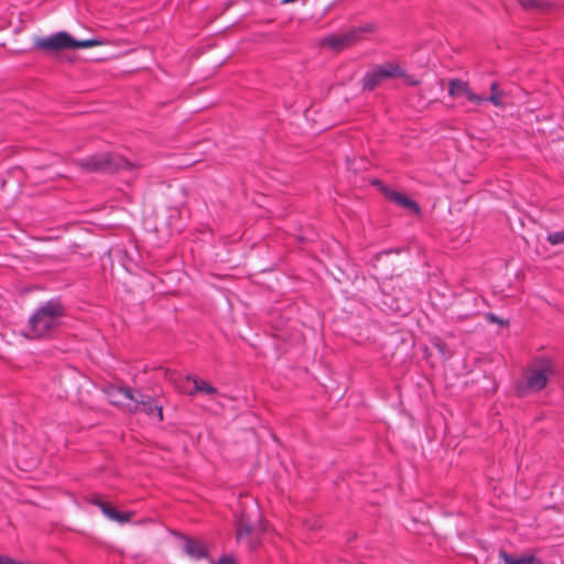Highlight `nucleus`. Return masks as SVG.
<instances>
[{"instance_id": "obj_1", "label": "nucleus", "mask_w": 564, "mask_h": 564, "mask_svg": "<svg viewBox=\"0 0 564 564\" xmlns=\"http://www.w3.org/2000/svg\"><path fill=\"white\" fill-rule=\"evenodd\" d=\"M65 307L57 299L42 303L31 315L29 325L34 337H47L61 325Z\"/></svg>"}, {"instance_id": "obj_2", "label": "nucleus", "mask_w": 564, "mask_h": 564, "mask_svg": "<svg viewBox=\"0 0 564 564\" xmlns=\"http://www.w3.org/2000/svg\"><path fill=\"white\" fill-rule=\"evenodd\" d=\"M561 380V368L553 358L549 356L531 358V394L545 389L549 383Z\"/></svg>"}, {"instance_id": "obj_3", "label": "nucleus", "mask_w": 564, "mask_h": 564, "mask_svg": "<svg viewBox=\"0 0 564 564\" xmlns=\"http://www.w3.org/2000/svg\"><path fill=\"white\" fill-rule=\"evenodd\" d=\"M104 44L99 39L75 40L69 33L59 31L46 37H36L34 47L47 53H56L63 50L88 48Z\"/></svg>"}, {"instance_id": "obj_4", "label": "nucleus", "mask_w": 564, "mask_h": 564, "mask_svg": "<svg viewBox=\"0 0 564 564\" xmlns=\"http://www.w3.org/2000/svg\"><path fill=\"white\" fill-rule=\"evenodd\" d=\"M82 170L98 173H115L119 170H131L134 165L122 155L111 152L96 153L88 158L76 160Z\"/></svg>"}, {"instance_id": "obj_5", "label": "nucleus", "mask_w": 564, "mask_h": 564, "mask_svg": "<svg viewBox=\"0 0 564 564\" xmlns=\"http://www.w3.org/2000/svg\"><path fill=\"white\" fill-rule=\"evenodd\" d=\"M376 31L375 23H365L360 26L352 28L345 33L330 35L323 40V45L340 51L360 41L365 34Z\"/></svg>"}, {"instance_id": "obj_6", "label": "nucleus", "mask_w": 564, "mask_h": 564, "mask_svg": "<svg viewBox=\"0 0 564 564\" xmlns=\"http://www.w3.org/2000/svg\"><path fill=\"white\" fill-rule=\"evenodd\" d=\"M538 528L541 531L538 535L552 534L563 535L564 534V512L556 508H546L541 511L536 517Z\"/></svg>"}, {"instance_id": "obj_7", "label": "nucleus", "mask_w": 564, "mask_h": 564, "mask_svg": "<svg viewBox=\"0 0 564 564\" xmlns=\"http://www.w3.org/2000/svg\"><path fill=\"white\" fill-rule=\"evenodd\" d=\"M401 75L402 70L398 65L391 63L378 65L372 70L366 73V75L364 76L362 89L367 91H372L381 83L390 78L399 77Z\"/></svg>"}, {"instance_id": "obj_8", "label": "nucleus", "mask_w": 564, "mask_h": 564, "mask_svg": "<svg viewBox=\"0 0 564 564\" xmlns=\"http://www.w3.org/2000/svg\"><path fill=\"white\" fill-rule=\"evenodd\" d=\"M128 411L131 413L144 412L148 415H156L159 421L163 420L162 406L154 398L141 392H135L133 402L128 404Z\"/></svg>"}, {"instance_id": "obj_9", "label": "nucleus", "mask_w": 564, "mask_h": 564, "mask_svg": "<svg viewBox=\"0 0 564 564\" xmlns=\"http://www.w3.org/2000/svg\"><path fill=\"white\" fill-rule=\"evenodd\" d=\"M102 390L109 402L117 406L128 409V404L132 403L133 399L135 398V392H133L130 388L127 387L107 384L104 387Z\"/></svg>"}, {"instance_id": "obj_10", "label": "nucleus", "mask_w": 564, "mask_h": 564, "mask_svg": "<svg viewBox=\"0 0 564 564\" xmlns=\"http://www.w3.org/2000/svg\"><path fill=\"white\" fill-rule=\"evenodd\" d=\"M448 95L453 98L465 96L469 101L476 105H480L485 101V97L473 93L468 83L458 78L449 80Z\"/></svg>"}, {"instance_id": "obj_11", "label": "nucleus", "mask_w": 564, "mask_h": 564, "mask_svg": "<svg viewBox=\"0 0 564 564\" xmlns=\"http://www.w3.org/2000/svg\"><path fill=\"white\" fill-rule=\"evenodd\" d=\"M376 184L380 186V191L384 194V196L390 199L391 202L395 203L397 205L406 208L413 213H419L420 207L417 203L409 198L406 195L395 192L393 189L388 188L384 186L380 181H376Z\"/></svg>"}, {"instance_id": "obj_12", "label": "nucleus", "mask_w": 564, "mask_h": 564, "mask_svg": "<svg viewBox=\"0 0 564 564\" xmlns=\"http://www.w3.org/2000/svg\"><path fill=\"white\" fill-rule=\"evenodd\" d=\"M91 503L99 507L101 512L110 520L119 522V523H126L130 521L131 517L133 516V512H119L117 511L108 502L102 501L100 497H96L91 500Z\"/></svg>"}, {"instance_id": "obj_13", "label": "nucleus", "mask_w": 564, "mask_h": 564, "mask_svg": "<svg viewBox=\"0 0 564 564\" xmlns=\"http://www.w3.org/2000/svg\"><path fill=\"white\" fill-rule=\"evenodd\" d=\"M183 540V550L191 558L198 561L208 556V552L200 541L189 536H184Z\"/></svg>"}, {"instance_id": "obj_14", "label": "nucleus", "mask_w": 564, "mask_h": 564, "mask_svg": "<svg viewBox=\"0 0 564 564\" xmlns=\"http://www.w3.org/2000/svg\"><path fill=\"white\" fill-rule=\"evenodd\" d=\"M236 527H237V539L238 540L248 538L256 531L254 524L247 518L246 514H241L237 519Z\"/></svg>"}, {"instance_id": "obj_15", "label": "nucleus", "mask_w": 564, "mask_h": 564, "mask_svg": "<svg viewBox=\"0 0 564 564\" xmlns=\"http://www.w3.org/2000/svg\"><path fill=\"white\" fill-rule=\"evenodd\" d=\"M530 6H531V23L533 22L535 15H538L540 13H547L553 8V6L545 0H531ZM532 26L533 25L531 24V28Z\"/></svg>"}, {"instance_id": "obj_16", "label": "nucleus", "mask_w": 564, "mask_h": 564, "mask_svg": "<svg viewBox=\"0 0 564 564\" xmlns=\"http://www.w3.org/2000/svg\"><path fill=\"white\" fill-rule=\"evenodd\" d=\"M194 386L191 390H188V394L193 395L197 392H204L206 394H215L217 392L216 388L210 386L209 383L196 379H193Z\"/></svg>"}, {"instance_id": "obj_17", "label": "nucleus", "mask_w": 564, "mask_h": 564, "mask_svg": "<svg viewBox=\"0 0 564 564\" xmlns=\"http://www.w3.org/2000/svg\"><path fill=\"white\" fill-rule=\"evenodd\" d=\"M499 557L503 561V564H529V555L525 554L514 557L506 551H500Z\"/></svg>"}, {"instance_id": "obj_18", "label": "nucleus", "mask_w": 564, "mask_h": 564, "mask_svg": "<svg viewBox=\"0 0 564 564\" xmlns=\"http://www.w3.org/2000/svg\"><path fill=\"white\" fill-rule=\"evenodd\" d=\"M490 90H491V95L488 98H485V101H490L495 106L500 107L502 105V102H501V93L498 89V83L497 82H492L490 84Z\"/></svg>"}, {"instance_id": "obj_19", "label": "nucleus", "mask_w": 564, "mask_h": 564, "mask_svg": "<svg viewBox=\"0 0 564 564\" xmlns=\"http://www.w3.org/2000/svg\"><path fill=\"white\" fill-rule=\"evenodd\" d=\"M547 240L552 243V245H560V243H564V228L558 230V231H555V232H552V234H549L547 236Z\"/></svg>"}, {"instance_id": "obj_20", "label": "nucleus", "mask_w": 564, "mask_h": 564, "mask_svg": "<svg viewBox=\"0 0 564 564\" xmlns=\"http://www.w3.org/2000/svg\"><path fill=\"white\" fill-rule=\"evenodd\" d=\"M214 564H236L232 555H223L217 562Z\"/></svg>"}, {"instance_id": "obj_21", "label": "nucleus", "mask_w": 564, "mask_h": 564, "mask_svg": "<svg viewBox=\"0 0 564 564\" xmlns=\"http://www.w3.org/2000/svg\"><path fill=\"white\" fill-rule=\"evenodd\" d=\"M486 318H487L488 321L494 322V323H497V324H499V325H503V324H505V322H503L500 317L496 316V315H495V314H492V313H488V314L486 315Z\"/></svg>"}, {"instance_id": "obj_22", "label": "nucleus", "mask_w": 564, "mask_h": 564, "mask_svg": "<svg viewBox=\"0 0 564 564\" xmlns=\"http://www.w3.org/2000/svg\"><path fill=\"white\" fill-rule=\"evenodd\" d=\"M438 350L444 355L445 354V348H446V345L442 341H438L436 345H435Z\"/></svg>"}, {"instance_id": "obj_23", "label": "nucleus", "mask_w": 564, "mask_h": 564, "mask_svg": "<svg viewBox=\"0 0 564 564\" xmlns=\"http://www.w3.org/2000/svg\"><path fill=\"white\" fill-rule=\"evenodd\" d=\"M531 564H543V563L535 556V554L531 553Z\"/></svg>"}, {"instance_id": "obj_24", "label": "nucleus", "mask_w": 564, "mask_h": 564, "mask_svg": "<svg viewBox=\"0 0 564 564\" xmlns=\"http://www.w3.org/2000/svg\"><path fill=\"white\" fill-rule=\"evenodd\" d=\"M391 308L394 310L395 312L403 313V308L400 305H397L395 307L391 305Z\"/></svg>"}, {"instance_id": "obj_25", "label": "nucleus", "mask_w": 564, "mask_h": 564, "mask_svg": "<svg viewBox=\"0 0 564 564\" xmlns=\"http://www.w3.org/2000/svg\"><path fill=\"white\" fill-rule=\"evenodd\" d=\"M520 3H521V6H522L524 9H527L528 3H527L524 0H521V1H520Z\"/></svg>"}, {"instance_id": "obj_26", "label": "nucleus", "mask_w": 564, "mask_h": 564, "mask_svg": "<svg viewBox=\"0 0 564 564\" xmlns=\"http://www.w3.org/2000/svg\"><path fill=\"white\" fill-rule=\"evenodd\" d=\"M295 0H282V3H290V2H294Z\"/></svg>"}, {"instance_id": "obj_27", "label": "nucleus", "mask_w": 564, "mask_h": 564, "mask_svg": "<svg viewBox=\"0 0 564 564\" xmlns=\"http://www.w3.org/2000/svg\"><path fill=\"white\" fill-rule=\"evenodd\" d=\"M524 381H527V384H529V379H528V378H525V377H524V378H523V380H522V383H523Z\"/></svg>"}, {"instance_id": "obj_28", "label": "nucleus", "mask_w": 564, "mask_h": 564, "mask_svg": "<svg viewBox=\"0 0 564 564\" xmlns=\"http://www.w3.org/2000/svg\"><path fill=\"white\" fill-rule=\"evenodd\" d=\"M191 380H192V378L188 376V377L186 378V381H187V382H189Z\"/></svg>"}]
</instances>
